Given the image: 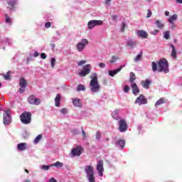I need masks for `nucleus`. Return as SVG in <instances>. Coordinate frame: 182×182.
Wrapping results in <instances>:
<instances>
[{
	"instance_id": "3",
	"label": "nucleus",
	"mask_w": 182,
	"mask_h": 182,
	"mask_svg": "<svg viewBox=\"0 0 182 182\" xmlns=\"http://www.w3.org/2000/svg\"><path fill=\"white\" fill-rule=\"evenodd\" d=\"M32 114L29 112H24L20 116V119L23 124H29L31 123Z\"/></svg>"
},
{
	"instance_id": "24",
	"label": "nucleus",
	"mask_w": 182,
	"mask_h": 182,
	"mask_svg": "<svg viewBox=\"0 0 182 182\" xmlns=\"http://www.w3.org/2000/svg\"><path fill=\"white\" fill-rule=\"evenodd\" d=\"M154 24L156 25V26L159 29H163L165 26L164 23H163V22H161V21H160V20H156L154 22Z\"/></svg>"
},
{
	"instance_id": "63",
	"label": "nucleus",
	"mask_w": 182,
	"mask_h": 182,
	"mask_svg": "<svg viewBox=\"0 0 182 182\" xmlns=\"http://www.w3.org/2000/svg\"><path fill=\"white\" fill-rule=\"evenodd\" d=\"M178 4H182V0H176Z\"/></svg>"
},
{
	"instance_id": "26",
	"label": "nucleus",
	"mask_w": 182,
	"mask_h": 182,
	"mask_svg": "<svg viewBox=\"0 0 182 182\" xmlns=\"http://www.w3.org/2000/svg\"><path fill=\"white\" fill-rule=\"evenodd\" d=\"M19 85L21 87L23 88V87H26V86L28 85V82H26V80H25V78L21 77L20 79Z\"/></svg>"
},
{
	"instance_id": "4",
	"label": "nucleus",
	"mask_w": 182,
	"mask_h": 182,
	"mask_svg": "<svg viewBox=\"0 0 182 182\" xmlns=\"http://www.w3.org/2000/svg\"><path fill=\"white\" fill-rule=\"evenodd\" d=\"M90 87L92 93H96L100 90V85H99V81H95V80H91L90 82Z\"/></svg>"
},
{
	"instance_id": "25",
	"label": "nucleus",
	"mask_w": 182,
	"mask_h": 182,
	"mask_svg": "<svg viewBox=\"0 0 182 182\" xmlns=\"http://www.w3.org/2000/svg\"><path fill=\"white\" fill-rule=\"evenodd\" d=\"M60 95L58 94L55 98V105L56 106V107H59V106H60Z\"/></svg>"
},
{
	"instance_id": "62",
	"label": "nucleus",
	"mask_w": 182,
	"mask_h": 182,
	"mask_svg": "<svg viewBox=\"0 0 182 182\" xmlns=\"http://www.w3.org/2000/svg\"><path fill=\"white\" fill-rule=\"evenodd\" d=\"M50 45L51 46L52 49H55V43H50Z\"/></svg>"
},
{
	"instance_id": "51",
	"label": "nucleus",
	"mask_w": 182,
	"mask_h": 182,
	"mask_svg": "<svg viewBox=\"0 0 182 182\" xmlns=\"http://www.w3.org/2000/svg\"><path fill=\"white\" fill-rule=\"evenodd\" d=\"M82 134L84 139H86V132H85V129H83V128H82Z\"/></svg>"
},
{
	"instance_id": "28",
	"label": "nucleus",
	"mask_w": 182,
	"mask_h": 182,
	"mask_svg": "<svg viewBox=\"0 0 182 182\" xmlns=\"http://www.w3.org/2000/svg\"><path fill=\"white\" fill-rule=\"evenodd\" d=\"M112 117L113 119H114L115 120H119V109L114 110V111L112 113Z\"/></svg>"
},
{
	"instance_id": "37",
	"label": "nucleus",
	"mask_w": 182,
	"mask_h": 182,
	"mask_svg": "<svg viewBox=\"0 0 182 182\" xmlns=\"http://www.w3.org/2000/svg\"><path fill=\"white\" fill-rule=\"evenodd\" d=\"M117 60H119V57L114 55L112 57L111 60L109 61L110 63H115Z\"/></svg>"
},
{
	"instance_id": "20",
	"label": "nucleus",
	"mask_w": 182,
	"mask_h": 182,
	"mask_svg": "<svg viewBox=\"0 0 182 182\" xmlns=\"http://www.w3.org/2000/svg\"><path fill=\"white\" fill-rule=\"evenodd\" d=\"M151 83V81H150L149 80H142L141 82V85L142 87H144V89H149Z\"/></svg>"
},
{
	"instance_id": "52",
	"label": "nucleus",
	"mask_w": 182,
	"mask_h": 182,
	"mask_svg": "<svg viewBox=\"0 0 182 182\" xmlns=\"http://www.w3.org/2000/svg\"><path fill=\"white\" fill-rule=\"evenodd\" d=\"M117 18H118V16L116 15L112 16V21H114V22H116V21H117Z\"/></svg>"
},
{
	"instance_id": "53",
	"label": "nucleus",
	"mask_w": 182,
	"mask_h": 182,
	"mask_svg": "<svg viewBox=\"0 0 182 182\" xmlns=\"http://www.w3.org/2000/svg\"><path fill=\"white\" fill-rule=\"evenodd\" d=\"M41 59H46V54L45 53H43L41 54Z\"/></svg>"
},
{
	"instance_id": "56",
	"label": "nucleus",
	"mask_w": 182,
	"mask_h": 182,
	"mask_svg": "<svg viewBox=\"0 0 182 182\" xmlns=\"http://www.w3.org/2000/svg\"><path fill=\"white\" fill-rule=\"evenodd\" d=\"M19 93H23V92H25V87H21L18 90Z\"/></svg>"
},
{
	"instance_id": "55",
	"label": "nucleus",
	"mask_w": 182,
	"mask_h": 182,
	"mask_svg": "<svg viewBox=\"0 0 182 182\" xmlns=\"http://www.w3.org/2000/svg\"><path fill=\"white\" fill-rule=\"evenodd\" d=\"M48 182H58L55 178H51L48 180Z\"/></svg>"
},
{
	"instance_id": "48",
	"label": "nucleus",
	"mask_w": 182,
	"mask_h": 182,
	"mask_svg": "<svg viewBox=\"0 0 182 182\" xmlns=\"http://www.w3.org/2000/svg\"><path fill=\"white\" fill-rule=\"evenodd\" d=\"M85 63H86V60H80L78 63V66H82V65H85Z\"/></svg>"
},
{
	"instance_id": "23",
	"label": "nucleus",
	"mask_w": 182,
	"mask_h": 182,
	"mask_svg": "<svg viewBox=\"0 0 182 182\" xmlns=\"http://www.w3.org/2000/svg\"><path fill=\"white\" fill-rule=\"evenodd\" d=\"M178 16L177 14H173V16H171L168 19V22L171 23V25H174V21H177V18Z\"/></svg>"
},
{
	"instance_id": "60",
	"label": "nucleus",
	"mask_w": 182,
	"mask_h": 182,
	"mask_svg": "<svg viewBox=\"0 0 182 182\" xmlns=\"http://www.w3.org/2000/svg\"><path fill=\"white\" fill-rule=\"evenodd\" d=\"M169 46L172 48V50H176V47H174V45L171 43V44H169Z\"/></svg>"
},
{
	"instance_id": "34",
	"label": "nucleus",
	"mask_w": 182,
	"mask_h": 182,
	"mask_svg": "<svg viewBox=\"0 0 182 182\" xmlns=\"http://www.w3.org/2000/svg\"><path fill=\"white\" fill-rule=\"evenodd\" d=\"M11 72L9 71L4 75L5 80H11Z\"/></svg>"
},
{
	"instance_id": "27",
	"label": "nucleus",
	"mask_w": 182,
	"mask_h": 182,
	"mask_svg": "<svg viewBox=\"0 0 182 182\" xmlns=\"http://www.w3.org/2000/svg\"><path fill=\"white\" fill-rule=\"evenodd\" d=\"M136 80V74L134 73H130V77H129V83L131 85H133V83H135L134 81Z\"/></svg>"
},
{
	"instance_id": "12",
	"label": "nucleus",
	"mask_w": 182,
	"mask_h": 182,
	"mask_svg": "<svg viewBox=\"0 0 182 182\" xmlns=\"http://www.w3.org/2000/svg\"><path fill=\"white\" fill-rule=\"evenodd\" d=\"M86 45H89V41H87V39L84 38L81 41V42L78 43L77 44V49L79 52H82L85 49V46Z\"/></svg>"
},
{
	"instance_id": "9",
	"label": "nucleus",
	"mask_w": 182,
	"mask_h": 182,
	"mask_svg": "<svg viewBox=\"0 0 182 182\" xmlns=\"http://www.w3.org/2000/svg\"><path fill=\"white\" fill-rule=\"evenodd\" d=\"M28 102L30 105H33V106H39V104L41 103V100L36 98L35 95H31L28 98Z\"/></svg>"
},
{
	"instance_id": "18",
	"label": "nucleus",
	"mask_w": 182,
	"mask_h": 182,
	"mask_svg": "<svg viewBox=\"0 0 182 182\" xmlns=\"http://www.w3.org/2000/svg\"><path fill=\"white\" fill-rule=\"evenodd\" d=\"M28 148V144L26 143H20L17 145V150L18 151H25V150Z\"/></svg>"
},
{
	"instance_id": "46",
	"label": "nucleus",
	"mask_w": 182,
	"mask_h": 182,
	"mask_svg": "<svg viewBox=\"0 0 182 182\" xmlns=\"http://www.w3.org/2000/svg\"><path fill=\"white\" fill-rule=\"evenodd\" d=\"M127 25L125 23H122V32H124V29L127 28Z\"/></svg>"
},
{
	"instance_id": "57",
	"label": "nucleus",
	"mask_w": 182,
	"mask_h": 182,
	"mask_svg": "<svg viewBox=\"0 0 182 182\" xmlns=\"http://www.w3.org/2000/svg\"><path fill=\"white\" fill-rule=\"evenodd\" d=\"M73 134H79V131H77V129L73 130Z\"/></svg>"
},
{
	"instance_id": "44",
	"label": "nucleus",
	"mask_w": 182,
	"mask_h": 182,
	"mask_svg": "<svg viewBox=\"0 0 182 182\" xmlns=\"http://www.w3.org/2000/svg\"><path fill=\"white\" fill-rule=\"evenodd\" d=\"M50 167V166H48V165H43L42 166V169L43 170H45L46 171H48V170H49V168Z\"/></svg>"
},
{
	"instance_id": "35",
	"label": "nucleus",
	"mask_w": 182,
	"mask_h": 182,
	"mask_svg": "<svg viewBox=\"0 0 182 182\" xmlns=\"http://www.w3.org/2000/svg\"><path fill=\"white\" fill-rule=\"evenodd\" d=\"M77 90L78 91V92H80V91H83V90H86V87H85V85H79L78 86H77Z\"/></svg>"
},
{
	"instance_id": "43",
	"label": "nucleus",
	"mask_w": 182,
	"mask_h": 182,
	"mask_svg": "<svg viewBox=\"0 0 182 182\" xmlns=\"http://www.w3.org/2000/svg\"><path fill=\"white\" fill-rule=\"evenodd\" d=\"M129 90H130V87H129V85H125L124 87V92L125 93H129Z\"/></svg>"
},
{
	"instance_id": "2",
	"label": "nucleus",
	"mask_w": 182,
	"mask_h": 182,
	"mask_svg": "<svg viewBox=\"0 0 182 182\" xmlns=\"http://www.w3.org/2000/svg\"><path fill=\"white\" fill-rule=\"evenodd\" d=\"M158 72L168 73V61L166 58H162L158 62Z\"/></svg>"
},
{
	"instance_id": "40",
	"label": "nucleus",
	"mask_w": 182,
	"mask_h": 182,
	"mask_svg": "<svg viewBox=\"0 0 182 182\" xmlns=\"http://www.w3.org/2000/svg\"><path fill=\"white\" fill-rule=\"evenodd\" d=\"M95 137L97 140H100V138L102 137V133L100 132V131L97 132Z\"/></svg>"
},
{
	"instance_id": "13",
	"label": "nucleus",
	"mask_w": 182,
	"mask_h": 182,
	"mask_svg": "<svg viewBox=\"0 0 182 182\" xmlns=\"http://www.w3.org/2000/svg\"><path fill=\"white\" fill-rule=\"evenodd\" d=\"M97 171L99 173L100 177L103 176V171H105V168H103V160H100L97 164Z\"/></svg>"
},
{
	"instance_id": "17",
	"label": "nucleus",
	"mask_w": 182,
	"mask_h": 182,
	"mask_svg": "<svg viewBox=\"0 0 182 182\" xmlns=\"http://www.w3.org/2000/svg\"><path fill=\"white\" fill-rule=\"evenodd\" d=\"M124 65H121L119 68H117V70H109V75L112 76L113 77V76H115V75H117V73H119V72H120V70H122V68H124Z\"/></svg>"
},
{
	"instance_id": "14",
	"label": "nucleus",
	"mask_w": 182,
	"mask_h": 182,
	"mask_svg": "<svg viewBox=\"0 0 182 182\" xmlns=\"http://www.w3.org/2000/svg\"><path fill=\"white\" fill-rule=\"evenodd\" d=\"M131 87L132 89V93L133 95H134V96H137V95L140 93V89L139 88L136 82L131 84Z\"/></svg>"
},
{
	"instance_id": "10",
	"label": "nucleus",
	"mask_w": 182,
	"mask_h": 182,
	"mask_svg": "<svg viewBox=\"0 0 182 182\" xmlns=\"http://www.w3.org/2000/svg\"><path fill=\"white\" fill-rule=\"evenodd\" d=\"M134 103L135 105H139V106H141V105H147V98L144 97V95H141L136 99Z\"/></svg>"
},
{
	"instance_id": "8",
	"label": "nucleus",
	"mask_w": 182,
	"mask_h": 182,
	"mask_svg": "<svg viewBox=\"0 0 182 182\" xmlns=\"http://www.w3.org/2000/svg\"><path fill=\"white\" fill-rule=\"evenodd\" d=\"M100 25H103V21L92 20L88 22L87 27L89 29H93L94 26H99Z\"/></svg>"
},
{
	"instance_id": "61",
	"label": "nucleus",
	"mask_w": 182,
	"mask_h": 182,
	"mask_svg": "<svg viewBox=\"0 0 182 182\" xmlns=\"http://www.w3.org/2000/svg\"><path fill=\"white\" fill-rule=\"evenodd\" d=\"M165 16H170V12L166 11H165Z\"/></svg>"
},
{
	"instance_id": "33",
	"label": "nucleus",
	"mask_w": 182,
	"mask_h": 182,
	"mask_svg": "<svg viewBox=\"0 0 182 182\" xmlns=\"http://www.w3.org/2000/svg\"><path fill=\"white\" fill-rule=\"evenodd\" d=\"M163 103H164V98H161L158 101H156L155 107H159V106L163 105Z\"/></svg>"
},
{
	"instance_id": "22",
	"label": "nucleus",
	"mask_w": 182,
	"mask_h": 182,
	"mask_svg": "<svg viewBox=\"0 0 182 182\" xmlns=\"http://www.w3.org/2000/svg\"><path fill=\"white\" fill-rule=\"evenodd\" d=\"M73 104L74 106H76V107H82V102L80 101V99L75 98L73 100Z\"/></svg>"
},
{
	"instance_id": "38",
	"label": "nucleus",
	"mask_w": 182,
	"mask_h": 182,
	"mask_svg": "<svg viewBox=\"0 0 182 182\" xmlns=\"http://www.w3.org/2000/svg\"><path fill=\"white\" fill-rule=\"evenodd\" d=\"M164 38L166 40L170 39V31H166L164 34Z\"/></svg>"
},
{
	"instance_id": "16",
	"label": "nucleus",
	"mask_w": 182,
	"mask_h": 182,
	"mask_svg": "<svg viewBox=\"0 0 182 182\" xmlns=\"http://www.w3.org/2000/svg\"><path fill=\"white\" fill-rule=\"evenodd\" d=\"M136 35L139 38H141L142 39H146L149 36L147 33L143 30H138L136 31Z\"/></svg>"
},
{
	"instance_id": "1",
	"label": "nucleus",
	"mask_w": 182,
	"mask_h": 182,
	"mask_svg": "<svg viewBox=\"0 0 182 182\" xmlns=\"http://www.w3.org/2000/svg\"><path fill=\"white\" fill-rule=\"evenodd\" d=\"M85 171L87 174V178L89 182H96V180L95 179V169L92 166H85Z\"/></svg>"
},
{
	"instance_id": "30",
	"label": "nucleus",
	"mask_w": 182,
	"mask_h": 182,
	"mask_svg": "<svg viewBox=\"0 0 182 182\" xmlns=\"http://www.w3.org/2000/svg\"><path fill=\"white\" fill-rule=\"evenodd\" d=\"M90 79H92L91 80H95V82H99V80H97V73H92L90 75Z\"/></svg>"
},
{
	"instance_id": "5",
	"label": "nucleus",
	"mask_w": 182,
	"mask_h": 182,
	"mask_svg": "<svg viewBox=\"0 0 182 182\" xmlns=\"http://www.w3.org/2000/svg\"><path fill=\"white\" fill-rule=\"evenodd\" d=\"M11 122H12V119L11 118V110L8 109L6 111H4V124H11Z\"/></svg>"
},
{
	"instance_id": "59",
	"label": "nucleus",
	"mask_w": 182,
	"mask_h": 182,
	"mask_svg": "<svg viewBox=\"0 0 182 182\" xmlns=\"http://www.w3.org/2000/svg\"><path fill=\"white\" fill-rule=\"evenodd\" d=\"M39 56V53L38 51L34 52V58H38Z\"/></svg>"
},
{
	"instance_id": "39",
	"label": "nucleus",
	"mask_w": 182,
	"mask_h": 182,
	"mask_svg": "<svg viewBox=\"0 0 182 182\" xmlns=\"http://www.w3.org/2000/svg\"><path fill=\"white\" fill-rule=\"evenodd\" d=\"M171 56L173 58V59H176L177 58V51L175 50H172Z\"/></svg>"
},
{
	"instance_id": "6",
	"label": "nucleus",
	"mask_w": 182,
	"mask_h": 182,
	"mask_svg": "<svg viewBox=\"0 0 182 182\" xmlns=\"http://www.w3.org/2000/svg\"><path fill=\"white\" fill-rule=\"evenodd\" d=\"M84 150L82 146H77L75 148H73L71 151V155L73 157H79L83 153Z\"/></svg>"
},
{
	"instance_id": "32",
	"label": "nucleus",
	"mask_w": 182,
	"mask_h": 182,
	"mask_svg": "<svg viewBox=\"0 0 182 182\" xmlns=\"http://www.w3.org/2000/svg\"><path fill=\"white\" fill-rule=\"evenodd\" d=\"M53 166L59 167V168L63 167V164L60 162V161H57L55 164H53L50 165V167H53Z\"/></svg>"
},
{
	"instance_id": "41",
	"label": "nucleus",
	"mask_w": 182,
	"mask_h": 182,
	"mask_svg": "<svg viewBox=\"0 0 182 182\" xmlns=\"http://www.w3.org/2000/svg\"><path fill=\"white\" fill-rule=\"evenodd\" d=\"M5 16H6V23H12V19H11V18H9L8 14H6Z\"/></svg>"
},
{
	"instance_id": "7",
	"label": "nucleus",
	"mask_w": 182,
	"mask_h": 182,
	"mask_svg": "<svg viewBox=\"0 0 182 182\" xmlns=\"http://www.w3.org/2000/svg\"><path fill=\"white\" fill-rule=\"evenodd\" d=\"M91 68L92 66L90 65V64L85 65L82 67V70L80 72L78 75H80V76L85 77L90 73Z\"/></svg>"
},
{
	"instance_id": "49",
	"label": "nucleus",
	"mask_w": 182,
	"mask_h": 182,
	"mask_svg": "<svg viewBox=\"0 0 182 182\" xmlns=\"http://www.w3.org/2000/svg\"><path fill=\"white\" fill-rule=\"evenodd\" d=\"M99 66L100 68H101V69H103L106 67V64H105L104 63H100Z\"/></svg>"
},
{
	"instance_id": "45",
	"label": "nucleus",
	"mask_w": 182,
	"mask_h": 182,
	"mask_svg": "<svg viewBox=\"0 0 182 182\" xmlns=\"http://www.w3.org/2000/svg\"><path fill=\"white\" fill-rule=\"evenodd\" d=\"M60 113H62V114H66L68 113V109L66 108H63L60 110Z\"/></svg>"
},
{
	"instance_id": "36",
	"label": "nucleus",
	"mask_w": 182,
	"mask_h": 182,
	"mask_svg": "<svg viewBox=\"0 0 182 182\" xmlns=\"http://www.w3.org/2000/svg\"><path fill=\"white\" fill-rule=\"evenodd\" d=\"M151 65L153 72H157V63H156V62L154 61L152 62Z\"/></svg>"
},
{
	"instance_id": "31",
	"label": "nucleus",
	"mask_w": 182,
	"mask_h": 182,
	"mask_svg": "<svg viewBox=\"0 0 182 182\" xmlns=\"http://www.w3.org/2000/svg\"><path fill=\"white\" fill-rule=\"evenodd\" d=\"M41 139H42V134L38 135V136L35 138V139H34V141H33L34 144H38V143H39V141H41Z\"/></svg>"
},
{
	"instance_id": "19",
	"label": "nucleus",
	"mask_w": 182,
	"mask_h": 182,
	"mask_svg": "<svg viewBox=\"0 0 182 182\" xmlns=\"http://www.w3.org/2000/svg\"><path fill=\"white\" fill-rule=\"evenodd\" d=\"M8 5L10 6L7 7V9H9V11H12L15 8V5H16V1L15 0H8L7 1Z\"/></svg>"
},
{
	"instance_id": "11",
	"label": "nucleus",
	"mask_w": 182,
	"mask_h": 182,
	"mask_svg": "<svg viewBox=\"0 0 182 182\" xmlns=\"http://www.w3.org/2000/svg\"><path fill=\"white\" fill-rule=\"evenodd\" d=\"M119 124V130L121 133H124L127 130V123H126V120L121 119L118 122Z\"/></svg>"
},
{
	"instance_id": "29",
	"label": "nucleus",
	"mask_w": 182,
	"mask_h": 182,
	"mask_svg": "<svg viewBox=\"0 0 182 182\" xmlns=\"http://www.w3.org/2000/svg\"><path fill=\"white\" fill-rule=\"evenodd\" d=\"M141 56H143V52L140 51V53H139L134 59V62H139V60H141Z\"/></svg>"
},
{
	"instance_id": "54",
	"label": "nucleus",
	"mask_w": 182,
	"mask_h": 182,
	"mask_svg": "<svg viewBox=\"0 0 182 182\" xmlns=\"http://www.w3.org/2000/svg\"><path fill=\"white\" fill-rule=\"evenodd\" d=\"M45 26H46V28H50V26H51L50 22H46L45 23Z\"/></svg>"
},
{
	"instance_id": "15",
	"label": "nucleus",
	"mask_w": 182,
	"mask_h": 182,
	"mask_svg": "<svg viewBox=\"0 0 182 182\" xmlns=\"http://www.w3.org/2000/svg\"><path fill=\"white\" fill-rule=\"evenodd\" d=\"M127 46L133 49L134 48H136V46H137V41L129 38L127 41Z\"/></svg>"
},
{
	"instance_id": "64",
	"label": "nucleus",
	"mask_w": 182,
	"mask_h": 182,
	"mask_svg": "<svg viewBox=\"0 0 182 182\" xmlns=\"http://www.w3.org/2000/svg\"><path fill=\"white\" fill-rule=\"evenodd\" d=\"M24 182H31V181H29L28 180H26L24 181Z\"/></svg>"
},
{
	"instance_id": "58",
	"label": "nucleus",
	"mask_w": 182,
	"mask_h": 182,
	"mask_svg": "<svg viewBox=\"0 0 182 182\" xmlns=\"http://www.w3.org/2000/svg\"><path fill=\"white\" fill-rule=\"evenodd\" d=\"M105 4H107V6H110V0H106Z\"/></svg>"
},
{
	"instance_id": "21",
	"label": "nucleus",
	"mask_w": 182,
	"mask_h": 182,
	"mask_svg": "<svg viewBox=\"0 0 182 182\" xmlns=\"http://www.w3.org/2000/svg\"><path fill=\"white\" fill-rule=\"evenodd\" d=\"M126 145V141L123 139H119L115 142V146H119L121 147V150L124 149V146Z\"/></svg>"
},
{
	"instance_id": "50",
	"label": "nucleus",
	"mask_w": 182,
	"mask_h": 182,
	"mask_svg": "<svg viewBox=\"0 0 182 182\" xmlns=\"http://www.w3.org/2000/svg\"><path fill=\"white\" fill-rule=\"evenodd\" d=\"M151 10H148L146 18H150L151 16Z\"/></svg>"
},
{
	"instance_id": "42",
	"label": "nucleus",
	"mask_w": 182,
	"mask_h": 182,
	"mask_svg": "<svg viewBox=\"0 0 182 182\" xmlns=\"http://www.w3.org/2000/svg\"><path fill=\"white\" fill-rule=\"evenodd\" d=\"M50 63H51V68H55V63H56V59H55V58H52L51 60H50Z\"/></svg>"
},
{
	"instance_id": "47",
	"label": "nucleus",
	"mask_w": 182,
	"mask_h": 182,
	"mask_svg": "<svg viewBox=\"0 0 182 182\" xmlns=\"http://www.w3.org/2000/svg\"><path fill=\"white\" fill-rule=\"evenodd\" d=\"M159 32H160V31L159 30H154L151 32V35H157V33H159Z\"/></svg>"
}]
</instances>
